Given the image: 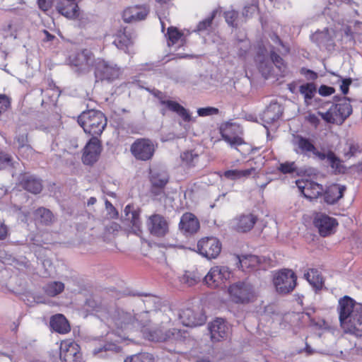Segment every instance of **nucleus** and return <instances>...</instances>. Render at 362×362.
<instances>
[{
  "label": "nucleus",
  "mask_w": 362,
  "mask_h": 362,
  "mask_svg": "<svg viewBox=\"0 0 362 362\" xmlns=\"http://www.w3.org/2000/svg\"><path fill=\"white\" fill-rule=\"evenodd\" d=\"M51 328L59 334H66L71 330L69 321L62 314L53 315L49 322Z\"/></svg>",
  "instance_id": "36"
},
{
  "label": "nucleus",
  "mask_w": 362,
  "mask_h": 362,
  "mask_svg": "<svg viewBox=\"0 0 362 362\" xmlns=\"http://www.w3.org/2000/svg\"><path fill=\"white\" fill-rule=\"evenodd\" d=\"M277 170L282 174H290L296 176H303L307 173V170L303 168H298L294 161H286L281 163Z\"/></svg>",
  "instance_id": "37"
},
{
  "label": "nucleus",
  "mask_w": 362,
  "mask_h": 362,
  "mask_svg": "<svg viewBox=\"0 0 362 362\" xmlns=\"http://www.w3.org/2000/svg\"><path fill=\"white\" fill-rule=\"evenodd\" d=\"M133 40L129 33L126 30H119L115 35L113 44L119 49L125 53L129 54V48L133 45Z\"/></svg>",
  "instance_id": "35"
},
{
  "label": "nucleus",
  "mask_w": 362,
  "mask_h": 362,
  "mask_svg": "<svg viewBox=\"0 0 362 362\" xmlns=\"http://www.w3.org/2000/svg\"><path fill=\"white\" fill-rule=\"evenodd\" d=\"M304 276L315 291L322 289L324 281L322 275L317 269H310L304 274Z\"/></svg>",
  "instance_id": "39"
},
{
  "label": "nucleus",
  "mask_w": 362,
  "mask_h": 362,
  "mask_svg": "<svg viewBox=\"0 0 362 362\" xmlns=\"http://www.w3.org/2000/svg\"><path fill=\"white\" fill-rule=\"evenodd\" d=\"M197 251L208 259H215L221 251V243L215 237L203 238L197 243Z\"/></svg>",
  "instance_id": "12"
},
{
  "label": "nucleus",
  "mask_w": 362,
  "mask_h": 362,
  "mask_svg": "<svg viewBox=\"0 0 362 362\" xmlns=\"http://www.w3.org/2000/svg\"><path fill=\"white\" fill-rule=\"evenodd\" d=\"M68 62L70 66L76 68L77 71L87 72L93 65L94 57L90 51L84 49L70 55Z\"/></svg>",
  "instance_id": "16"
},
{
  "label": "nucleus",
  "mask_w": 362,
  "mask_h": 362,
  "mask_svg": "<svg viewBox=\"0 0 362 362\" xmlns=\"http://www.w3.org/2000/svg\"><path fill=\"white\" fill-rule=\"evenodd\" d=\"M151 93L159 100L161 105H165L169 110L177 113L185 122H189L192 121V117L189 110L180 103L176 101L166 100V95L159 90L153 89Z\"/></svg>",
  "instance_id": "15"
},
{
  "label": "nucleus",
  "mask_w": 362,
  "mask_h": 362,
  "mask_svg": "<svg viewBox=\"0 0 362 362\" xmlns=\"http://www.w3.org/2000/svg\"><path fill=\"white\" fill-rule=\"evenodd\" d=\"M283 114V107L277 102H272L265 108L262 114V119L267 123L272 124L278 120Z\"/></svg>",
  "instance_id": "31"
},
{
  "label": "nucleus",
  "mask_w": 362,
  "mask_h": 362,
  "mask_svg": "<svg viewBox=\"0 0 362 362\" xmlns=\"http://www.w3.org/2000/svg\"><path fill=\"white\" fill-rule=\"evenodd\" d=\"M341 325L349 331H362V305L348 296L339 300L337 307Z\"/></svg>",
  "instance_id": "1"
},
{
  "label": "nucleus",
  "mask_w": 362,
  "mask_h": 362,
  "mask_svg": "<svg viewBox=\"0 0 362 362\" xmlns=\"http://www.w3.org/2000/svg\"><path fill=\"white\" fill-rule=\"evenodd\" d=\"M64 289V284L61 281H52L45 285V292L51 297L61 293Z\"/></svg>",
  "instance_id": "47"
},
{
  "label": "nucleus",
  "mask_w": 362,
  "mask_h": 362,
  "mask_svg": "<svg viewBox=\"0 0 362 362\" xmlns=\"http://www.w3.org/2000/svg\"><path fill=\"white\" fill-rule=\"evenodd\" d=\"M121 74L119 67L113 62L98 59L95 62V76L98 80L112 82Z\"/></svg>",
  "instance_id": "10"
},
{
  "label": "nucleus",
  "mask_w": 362,
  "mask_h": 362,
  "mask_svg": "<svg viewBox=\"0 0 362 362\" xmlns=\"http://www.w3.org/2000/svg\"><path fill=\"white\" fill-rule=\"evenodd\" d=\"M146 226L149 233L157 238L164 237L169 230L168 223L165 218L155 214L148 217Z\"/></svg>",
  "instance_id": "18"
},
{
  "label": "nucleus",
  "mask_w": 362,
  "mask_h": 362,
  "mask_svg": "<svg viewBox=\"0 0 362 362\" xmlns=\"http://www.w3.org/2000/svg\"><path fill=\"white\" fill-rule=\"evenodd\" d=\"M231 300L235 303L246 304L254 300L256 297L253 285L247 281H239L228 288Z\"/></svg>",
  "instance_id": "7"
},
{
  "label": "nucleus",
  "mask_w": 362,
  "mask_h": 362,
  "mask_svg": "<svg viewBox=\"0 0 362 362\" xmlns=\"http://www.w3.org/2000/svg\"><path fill=\"white\" fill-rule=\"evenodd\" d=\"M79 345L74 341H62L60 345V359L62 362H81L82 354Z\"/></svg>",
  "instance_id": "17"
},
{
  "label": "nucleus",
  "mask_w": 362,
  "mask_h": 362,
  "mask_svg": "<svg viewBox=\"0 0 362 362\" xmlns=\"http://www.w3.org/2000/svg\"><path fill=\"white\" fill-rule=\"evenodd\" d=\"M56 9L60 14L69 18H74L78 16L76 0H58Z\"/></svg>",
  "instance_id": "28"
},
{
  "label": "nucleus",
  "mask_w": 362,
  "mask_h": 362,
  "mask_svg": "<svg viewBox=\"0 0 362 362\" xmlns=\"http://www.w3.org/2000/svg\"><path fill=\"white\" fill-rule=\"evenodd\" d=\"M208 329L211 339L214 342L220 341L227 338L230 332V325L223 318H216L210 322Z\"/></svg>",
  "instance_id": "21"
},
{
  "label": "nucleus",
  "mask_w": 362,
  "mask_h": 362,
  "mask_svg": "<svg viewBox=\"0 0 362 362\" xmlns=\"http://www.w3.org/2000/svg\"><path fill=\"white\" fill-rule=\"evenodd\" d=\"M296 185L304 197L310 200L318 198L324 192L322 185L309 180H297Z\"/></svg>",
  "instance_id": "22"
},
{
  "label": "nucleus",
  "mask_w": 362,
  "mask_h": 362,
  "mask_svg": "<svg viewBox=\"0 0 362 362\" xmlns=\"http://www.w3.org/2000/svg\"><path fill=\"white\" fill-rule=\"evenodd\" d=\"M240 170H229L224 173V176L230 180H238L241 178Z\"/></svg>",
  "instance_id": "64"
},
{
  "label": "nucleus",
  "mask_w": 362,
  "mask_h": 362,
  "mask_svg": "<svg viewBox=\"0 0 362 362\" xmlns=\"http://www.w3.org/2000/svg\"><path fill=\"white\" fill-rule=\"evenodd\" d=\"M258 9V6L256 3H251L246 4L242 12V18L243 19H245L247 18L252 17L253 14H255Z\"/></svg>",
  "instance_id": "53"
},
{
  "label": "nucleus",
  "mask_w": 362,
  "mask_h": 362,
  "mask_svg": "<svg viewBox=\"0 0 362 362\" xmlns=\"http://www.w3.org/2000/svg\"><path fill=\"white\" fill-rule=\"evenodd\" d=\"M238 55L244 57L250 49V42L248 39L238 40L236 44Z\"/></svg>",
  "instance_id": "51"
},
{
  "label": "nucleus",
  "mask_w": 362,
  "mask_h": 362,
  "mask_svg": "<svg viewBox=\"0 0 362 362\" xmlns=\"http://www.w3.org/2000/svg\"><path fill=\"white\" fill-rule=\"evenodd\" d=\"M101 151L102 145L98 136H92L84 147L83 163L86 165H93L98 160Z\"/></svg>",
  "instance_id": "19"
},
{
  "label": "nucleus",
  "mask_w": 362,
  "mask_h": 362,
  "mask_svg": "<svg viewBox=\"0 0 362 362\" xmlns=\"http://www.w3.org/2000/svg\"><path fill=\"white\" fill-rule=\"evenodd\" d=\"M179 227L186 233L194 234L199 229V221L193 214L185 213L180 218Z\"/></svg>",
  "instance_id": "30"
},
{
  "label": "nucleus",
  "mask_w": 362,
  "mask_h": 362,
  "mask_svg": "<svg viewBox=\"0 0 362 362\" xmlns=\"http://www.w3.org/2000/svg\"><path fill=\"white\" fill-rule=\"evenodd\" d=\"M148 12L149 11L146 6H131L124 11L122 18L127 23L136 22L144 20Z\"/></svg>",
  "instance_id": "26"
},
{
  "label": "nucleus",
  "mask_w": 362,
  "mask_h": 362,
  "mask_svg": "<svg viewBox=\"0 0 362 362\" xmlns=\"http://www.w3.org/2000/svg\"><path fill=\"white\" fill-rule=\"evenodd\" d=\"M311 40L313 42H315L320 48H327L332 41L328 29H325L323 31L315 32L312 35Z\"/></svg>",
  "instance_id": "41"
},
{
  "label": "nucleus",
  "mask_w": 362,
  "mask_h": 362,
  "mask_svg": "<svg viewBox=\"0 0 362 362\" xmlns=\"http://www.w3.org/2000/svg\"><path fill=\"white\" fill-rule=\"evenodd\" d=\"M230 272L227 267L216 266L212 267L204 278L206 284L211 287L216 288L228 279Z\"/></svg>",
  "instance_id": "20"
},
{
  "label": "nucleus",
  "mask_w": 362,
  "mask_h": 362,
  "mask_svg": "<svg viewBox=\"0 0 362 362\" xmlns=\"http://www.w3.org/2000/svg\"><path fill=\"white\" fill-rule=\"evenodd\" d=\"M329 73L335 78V80L333 81L332 83L334 84L339 83L340 84V90L344 95H346L348 94L349 90V86L352 83V78H344L341 76L337 74L336 73L333 71H329Z\"/></svg>",
  "instance_id": "46"
},
{
  "label": "nucleus",
  "mask_w": 362,
  "mask_h": 362,
  "mask_svg": "<svg viewBox=\"0 0 362 362\" xmlns=\"http://www.w3.org/2000/svg\"><path fill=\"white\" fill-rule=\"evenodd\" d=\"M179 318L183 325L186 327H197L204 323L206 318L202 315H197L191 308L181 310Z\"/></svg>",
  "instance_id": "25"
},
{
  "label": "nucleus",
  "mask_w": 362,
  "mask_h": 362,
  "mask_svg": "<svg viewBox=\"0 0 362 362\" xmlns=\"http://www.w3.org/2000/svg\"><path fill=\"white\" fill-rule=\"evenodd\" d=\"M223 16L227 24L232 28H237L239 25L245 22V19L239 17L238 12L233 9L225 11Z\"/></svg>",
  "instance_id": "43"
},
{
  "label": "nucleus",
  "mask_w": 362,
  "mask_h": 362,
  "mask_svg": "<svg viewBox=\"0 0 362 362\" xmlns=\"http://www.w3.org/2000/svg\"><path fill=\"white\" fill-rule=\"evenodd\" d=\"M259 71L263 76L270 74L272 69V64H274L276 69H279L280 75L284 76L286 73V65L284 63V59L276 53L274 47H272L270 50V57L268 59L257 63Z\"/></svg>",
  "instance_id": "14"
},
{
  "label": "nucleus",
  "mask_w": 362,
  "mask_h": 362,
  "mask_svg": "<svg viewBox=\"0 0 362 362\" xmlns=\"http://www.w3.org/2000/svg\"><path fill=\"white\" fill-rule=\"evenodd\" d=\"M77 122L84 132L92 136H100L107 125V119L100 110H88L82 112Z\"/></svg>",
  "instance_id": "3"
},
{
  "label": "nucleus",
  "mask_w": 362,
  "mask_h": 362,
  "mask_svg": "<svg viewBox=\"0 0 362 362\" xmlns=\"http://www.w3.org/2000/svg\"><path fill=\"white\" fill-rule=\"evenodd\" d=\"M270 37L274 43L277 44L281 47V49H277L278 52H281V54L288 53L289 49L284 44L278 35L273 33L271 35Z\"/></svg>",
  "instance_id": "58"
},
{
  "label": "nucleus",
  "mask_w": 362,
  "mask_h": 362,
  "mask_svg": "<svg viewBox=\"0 0 362 362\" xmlns=\"http://www.w3.org/2000/svg\"><path fill=\"white\" fill-rule=\"evenodd\" d=\"M257 221V217L252 214H241L233 220L235 230L246 233L252 230Z\"/></svg>",
  "instance_id": "27"
},
{
  "label": "nucleus",
  "mask_w": 362,
  "mask_h": 362,
  "mask_svg": "<svg viewBox=\"0 0 362 362\" xmlns=\"http://www.w3.org/2000/svg\"><path fill=\"white\" fill-rule=\"evenodd\" d=\"M294 151L300 155L310 157L312 155L320 160L327 159L332 168L337 169L340 165V159L334 151L328 150L327 152L320 151L315 146L312 139L297 134L293 139Z\"/></svg>",
  "instance_id": "2"
},
{
  "label": "nucleus",
  "mask_w": 362,
  "mask_h": 362,
  "mask_svg": "<svg viewBox=\"0 0 362 362\" xmlns=\"http://www.w3.org/2000/svg\"><path fill=\"white\" fill-rule=\"evenodd\" d=\"M217 13L216 10H214L210 15L206 17L205 19L201 21L198 25H197L196 29L194 30L195 32L198 33L199 34H208L212 28V23L216 17Z\"/></svg>",
  "instance_id": "42"
},
{
  "label": "nucleus",
  "mask_w": 362,
  "mask_h": 362,
  "mask_svg": "<svg viewBox=\"0 0 362 362\" xmlns=\"http://www.w3.org/2000/svg\"><path fill=\"white\" fill-rule=\"evenodd\" d=\"M18 153L21 156L28 158L34 153V149L30 144L18 147Z\"/></svg>",
  "instance_id": "57"
},
{
  "label": "nucleus",
  "mask_w": 362,
  "mask_h": 362,
  "mask_svg": "<svg viewBox=\"0 0 362 362\" xmlns=\"http://www.w3.org/2000/svg\"><path fill=\"white\" fill-rule=\"evenodd\" d=\"M299 92L303 96L305 105H310L317 93V86L313 82L302 84L299 86Z\"/></svg>",
  "instance_id": "40"
},
{
  "label": "nucleus",
  "mask_w": 362,
  "mask_h": 362,
  "mask_svg": "<svg viewBox=\"0 0 362 362\" xmlns=\"http://www.w3.org/2000/svg\"><path fill=\"white\" fill-rule=\"evenodd\" d=\"M297 276L291 269H284L274 276V284L278 293L286 294L291 292L296 286Z\"/></svg>",
  "instance_id": "9"
},
{
  "label": "nucleus",
  "mask_w": 362,
  "mask_h": 362,
  "mask_svg": "<svg viewBox=\"0 0 362 362\" xmlns=\"http://www.w3.org/2000/svg\"><path fill=\"white\" fill-rule=\"evenodd\" d=\"M13 157L7 153H0V168H6L13 166Z\"/></svg>",
  "instance_id": "55"
},
{
  "label": "nucleus",
  "mask_w": 362,
  "mask_h": 362,
  "mask_svg": "<svg viewBox=\"0 0 362 362\" xmlns=\"http://www.w3.org/2000/svg\"><path fill=\"white\" fill-rule=\"evenodd\" d=\"M197 114L199 117H206L218 115L219 110L214 107H199L197 109Z\"/></svg>",
  "instance_id": "54"
},
{
  "label": "nucleus",
  "mask_w": 362,
  "mask_h": 362,
  "mask_svg": "<svg viewBox=\"0 0 362 362\" xmlns=\"http://www.w3.org/2000/svg\"><path fill=\"white\" fill-rule=\"evenodd\" d=\"M169 176L165 171L153 170L150 173V182L151 183V192L154 195H160L168 182Z\"/></svg>",
  "instance_id": "24"
},
{
  "label": "nucleus",
  "mask_w": 362,
  "mask_h": 362,
  "mask_svg": "<svg viewBox=\"0 0 362 362\" xmlns=\"http://www.w3.org/2000/svg\"><path fill=\"white\" fill-rule=\"evenodd\" d=\"M124 362H154L153 356L148 353H141L127 358Z\"/></svg>",
  "instance_id": "50"
},
{
  "label": "nucleus",
  "mask_w": 362,
  "mask_h": 362,
  "mask_svg": "<svg viewBox=\"0 0 362 362\" xmlns=\"http://www.w3.org/2000/svg\"><path fill=\"white\" fill-rule=\"evenodd\" d=\"M168 324H153L148 331L146 338L152 341H182L186 337V331L176 328L167 329Z\"/></svg>",
  "instance_id": "6"
},
{
  "label": "nucleus",
  "mask_w": 362,
  "mask_h": 362,
  "mask_svg": "<svg viewBox=\"0 0 362 362\" xmlns=\"http://www.w3.org/2000/svg\"><path fill=\"white\" fill-rule=\"evenodd\" d=\"M300 73L304 75L305 78L310 81H315L318 77V75L316 72L305 67L300 69Z\"/></svg>",
  "instance_id": "62"
},
{
  "label": "nucleus",
  "mask_w": 362,
  "mask_h": 362,
  "mask_svg": "<svg viewBox=\"0 0 362 362\" xmlns=\"http://www.w3.org/2000/svg\"><path fill=\"white\" fill-rule=\"evenodd\" d=\"M314 224L320 235L326 237L334 233L338 222L334 218L321 214L315 218Z\"/></svg>",
  "instance_id": "23"
},
{
  "label": "nucleus",
  "mask_w": 362,
  "mask_h": 362,
  "mask_svg": "<svg viewBox=\"0 0 362 362\" xmlns=\"http://www.w3.org/2000/svg\"><path fill=\"white\" fill-rule=\"evenodd\" d=\"M86 305L90 308L93 311L100 313V316L105 319L107 315V312L110 310L107 307L102 305V303L93 298H90L86 300Z\"/></svg>",
  "instance_id": "44"
},
{
  "label": "nucleus",
  "mask_w": 362,
  "mask_h": 362,
  "mask_svg": "<svg viewBox=\"0 0 362 362\" xmlns=\"http://www.w3.org/2000/svg\"><path fill=\"white\" fill-rule=\"evenodd\" d=\"M11 99L5 94H0V115L11 107Z\"/></svg>",
  "instance_id": "56"
},
{
  "label": "nucleus",
  "mask_w": 362,
  "mask_h": 362,
  "mask_svg": "<svg viewBox=\"0 0 362 362\" xmlns=\"http://www.w3.org/2000/svg\"><path fill=\"white\" fill-rule=\"evenodd\" d=\"M269 58L268 57L267 49L263 45H259L258 47V49L257 52V54L255 57V61L256 63L259 62H263V60Z\"/></svg>",
  "instance_id": "59"
},
{
  "label": "nucleus",
  "mask_w": 362,
  "mask_h": 362,
  "mask_svg": "<svg viewBox=\"0 0 362 362\" xmlns=\"http://www.w3.org/2000/svg\"><path fill=\"white\" fill-rule=\"evenodd\" d=\"M346 187L344 185H332L324 192V200L329 204H334L343 197Z\"/></svg>",
  "instance_id": "33"
},
{
  "label": "nucleus",
  "mask_w": 362,
  "mask_h": 362,
  "mask_svg": "<svg viewBox=\"0 0 362 362\" xmlns=\"http://www.w3.org/2000/svg\"><path fill=\"white\" fill-rule=\"evenodd\" d=\"M125 219L129 221L132 227L136 230H140L141 222L139 218V211L134 206L128 204L124 209Z\"/></svg>",
  "instance_id": "38"
},
{
  "label": "nucleus",
  "mask_w": 362,
  "mask_h": 362,
  "mask_svg": "<svg viewBox=\"0 0 362 362\" xmlns=\"http://www.w3.org/2000/svg\"><path fill=\"white\" fill-rule=\"evenodd\" d=\"M22 187L33 194H39L42 189L41 180L31 175H25L21 180Z\"/></svg>",
  "instance_id": "34"
},
{
  "label": "nucleus",
  "mask_w": 362,
  "mask_h": 362,
  "mask_svg": "<svg viewBox=\"0 0 362 362\" xmlns=\"http://www.w3.org/2000/svg\"><path fill=\"white\" fill-rule=\"evenodd\" d=\"M118 340L112 341L110 336L107 335L106 339L93 342L92 354L94 356L100 358L110 357L121 351V347L118 345Z\"/></svg>",
  "instance_id": "11"
},
{
  "label": "nucleus",
  "mask_w": 362,
  "mask_h": 362,
  "mask_svg": "<svg viewBox=\"0 0 362 362\" xmlns=\"http://www.w3.org/2000/svg\"><path fill=\"white\" fill-rule=\"evenodd\" d=\"M170 317L160 310H150L134 315L133 329H139L146 337L153 324H170Z\"/></svg>",
  "instance_id": "4"
},
{
  "label": "nucleus",
  "mask_w": 362,
  "mask_h": 362,
  "mask_svg": "<svg viewBox=\"0 0 362 362\" xmlns=\"http://www.w3.org/2000/svg\"><path fill=\"white\" fill-rule=\"evenodd\" d=\"M335 92V89L333 87L328 86L326 85H321L318 89V93L322 96H329Z\"/></svg>",
  "instance_id": "63"
},
{
  "label": "nucleus",
  "mask_w": 362,
  "mask_h": 362,
  "mask_svg": "<svg viewBox=\"0 0 362 362\" xmlns=\"http://www.w3.org/2000/svg\"><path fill=\"white\" fill-rule=\"evenodd\" d=\"M168 37V45L169 47L173 46L177 43H179V46L182 45V39L183 34L180 33L176 28L170 27L168 28V32L166 34Z\"/></svg>",
  "instance_id": "45"
},
{
  "label": "nucleus",
  "mask_w": 362,
  "mask_h": 362,
  "mask_svg": "<svg viewBox=\"0 0 362 362\" xmlns=\"http://www.w3.org/2000/svg\"><path fill=\"white\" fill-rule=\"evenodd\" d=\"M156 145L150 139H136L130 146V152L136 160L148 161L151 160L156 151Z\"/></svg>",
  "instance_id": "8"
},
{
  "label": "nucleus",
  "mask_w": 362,
  "mask_h": 362,
  "mask_svg": "<svg viewBox=\"0 0 362 362\" xmlns=\"http://www.w3.org/2000/svg\"><path fill=\"white\" fill-rule=\"evenodd\" d=\"M182 161L189 167L194 166L199 160V155L194 151H187L182 153L180 156Z\"/></svg>",
  "instance_id": "48"
},
{
  "label": "nucleus",
  "mask_w": 362,
  "mask_h": 362,
  "mask_svg": "<svg viewBox=\"0 0 362 362\" xmlns=\"http://www.w3.org/2000/svg\"><path fill=\"white\" fill-rule=\"evenodd\" d=\"M14 141L17 144L18 147L28 144V134L23 133L18 134L16 136Z\"/></svg>",
  "instance_id": "61"
},
{
  "label": "nucleus",
  "mask_w": 362,
  "mask_h": 362,
  "mask_svg": "<svg viewBox=\"0 0 362 362\" xmlns=\"http://www.w3.org/2000/svg\"><path fill=\"white\" fill-rule=\"evenodd\" d=\"M233 124L226 122L221 124L219 131L223 139L227 142L232 148L238 150V146L244 144L243 139L238 136H232L230 135Z\"/></svg>",
  "instance_id": "29"
},
{
  "label": "nucleus",
  "mask_w": 362,
  "mask_h": 362,
  "mask_svg": "<svg viewBox=\"0 0 362 362\" xmlns=\"http://www.w3.org/2000/svg\"><path fill=\"white\" fill-rule=\"evenodd\" d=\"M352 112L351 99L345 98L339 103L332 105L327 112H318V115L327 123L341 125Z\"/></svg>",
  "instance_id": "5"
},
{
  "label": "nucleus",
  "mask_w": 362,
  "mask_h": 362,
  "mask_svg": "<svg viewBox=\"0 0 362 362\" xmlns=\"http://www.w3.org/2000/svg\"><path fill=\"white\" fill-rule=\"evenodd\" d=\"M141 296H144L146 298V300H144V303L146 308L158 310L157 308L160 305V299L158 297L150 294H142Z\"/></svg>",
  "instance_id": "52"
},
{
  "label": "nucleus",
  "mask_w": 362,
  "mask_h": 362,
  "mask_svg": "<svg viewBox=\"0 0 362 362\" xmlns=\"http://www.w3.org/2000/svg\"><path fill=\"white\" fill-rule=\"evenodd\" d=\"M105 320H111L118 329H133L134 315L122 309L111 308L107 312Z\"/></svg>",
  "instance_id": "13"
},
{
  "label": "nucleus",
  "mask_w": 362,
  "mask_h": 362,
  "mask_svg": "<svg viewBox=\"0 0 362 362\" xmlns=\"http://www.w3.org/2000/svg\"><path fill=\"white\" fill-rule=\"evenodd\" d=\"M33 218L37 225L49 226L55 221L53 213L48 209L41 206L33 211Z\"/></svg>",
  "instance_id": "32"
},
{
  "label": "nucleus",
  "mask_w": 362,
  "mask_h": 362,
  "mask_svg": "<svg viewBox=\"0 0 362 362\" xmlns=\"http://www.w3.org/2000/svg\"><path fill=\"white\" fill-rule=\"evenodd\" d=\"M258 262V257L255 255H247L239 258L238 263L243 271L250 267H254Z\"/></svg>",
  "instance_id": "49"
},
{
  "label": "nucleus",
  "mask_w": 362,
  "mask_h": 362,
  "mask_svg": "<svg viewBox=\"0 0 362 362\" xmlns=\"http://www.w3.org/2000/svg\"><path fill=\"white\" fill-rule=\"evenodd\" d=\"M199 281V278L194 274L186 272L182 278V281L189 286L194 285Z\"/></svg>",
  "instance_id": "60"
}]
</instances>
